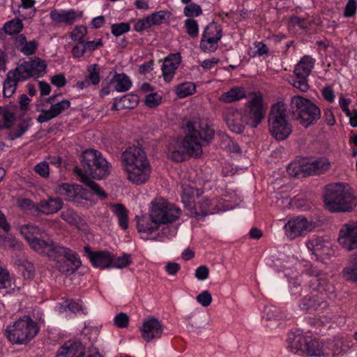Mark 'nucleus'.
<instances>
[{"label":"nucleus","instance_id":"39448f33","mask_svg":"<svg viewBox=\"0 0 357 357\" xmlns=\"http://www.w3.org/2000/svg\"><path fill=\"white\" fill-rule=\"evenodd\" d=\"M288 348L299 356H329L327 347L321 341L301 333H290L287 337Z\"/></svg>","mask_w":357,"mask_h":357},{"label":"nucleus","instance_id":"aec40b11","mask_svg":"<svg viewBox=\"0 0 357 357\" xmlns=\"http://www.w3.org/2000/svg\"><path fill=\"white\" fill-rule=\"evenodd\" d=\"M213 205V203L211 200L206 197H202L197 204H193L189 208L188 215L197 220H203L206 215L216 212V210L212 207Z\"/></svg>","mask_w":357,"mask_h":357},{"label":"nucleus","instance_id":"412c9836","mask_svg":"<svg viewBox=\"0 0 357 357\" xmlns=\"http://www.w3.org/2000/svg\"><path fill=\"white\" fill-rule=\"evenodd\" d=\"M223 118L230 130L236 133H241L244 130L243 116L238 109L229 107L223 112Z\"/></svg>","mask_w":357,"mask_h":357},{"label":"nucleus","instance_id":"f03ea898","mask_svg":"<svg viewBox=\"0 0 357 357\" xmlns=\"http://www.w3.org/2000/svg\"><path fill=\"white\" fill-rule=\"evenodd\" d=\"M324 202L331 212H350L357 205V197L347 183H333L326 186Z\"/></svg>","mask_w":357,"mask_h":357},{"label":"nucleus","instance_id":"393cba45","mask_svg":"<svg viewBox=\"0 0 357 357\" xmlns=\"http://www.w3.org/2000/svg\"><path fill=\"white\" fill-rule=\"evenodd\" d=\"M84 250L92 264L97 268H110L112 255L108 251L92 252L89 247H84Z\"/></svg>","mask_w":357,"mask_h":357},{"label":"nucleus","instance_id":"a211bd4d","mask_svg":"<svg viewBox=\"0 0 357 357\" xmlns=\"http://www.w3.org/2000/svg\"><path fill=\"white\" fill-rule=\"evenodd\" d=\"M55 191L69 202H75L79 199H86V190L78 184L61 183L56 186Z\"/></svg>","mask_w":357,"mask_h":357},{"label":"nucleus","instance_id":"5fc2aeb1","mask_svg":"<svg viewBox=\"0 0 357 357\" xmlns=\"http://www.w3.org/2000/svg\"><path fill=\"white\" fill-rule=\"evenodd\" d=\"M144 151L142 147L139 146V144L137 142V145L133 144L132 146H128L123 152V156H142L144 154Z\"/></svg>","mask_w":357,"mask_h":357},{"label":"nucleus","instance_id":"f8f14e48","mask_svg":"<svg viewBox=\"0 0 357 357\" xmlns=\"http://www.w3.org/2000/svg\"><path fill=\"white\" fill-rule=\"evenodd\" d=\"M20 232L26 240L30 247L38 253L45 254L54 243L51 240L45 241L40 238L43 230L33 225H22L20 227Z\"/></svg>","mask_w":357,"mask_h":357},{"label":"nucleus","instance_id":"a878e982","mask_svg":"<svg viewBox=\"0 0 357 357\" xmlns=\"http://www.w3.org/2000/svg\"><path fill=\"white\" fill-rule=\"evenodd\" d=\"M165 18V12L160 10L153 13L148 17L138 20L134 26V29L137 31H142L150 28L154 25L162 24Z\"/></svg>","mask_w":357,"mask_h":357},{"label":"nucleus","instance_id":"4c0bfd02","mask_svg":"<svg viewBox=\"0 0 357 357\" xmlns=\"http://www.w3.org/2000/svg\"><path fill=\"white\" fill-rule=\"evenodd\" d=\"M111 83L114 84V89L118 92L128 91L132 85V82L128 76L124 73L116 74Z\"/></svg>","mask_w":357,"mask_h":357},{"label":"nucleus","instance_id":"69168bd1","mask_svg":"<svg viewBox=\"0 0 357 357\" xmlns=\"http://www.w3.org/2000/svg\"><path fill=\"white\" fill-rule=\"evenodd\" d=\"M64 307H68L73 313H76L84 310L82 303L79 300L73 301L70 303L66 304Z\"/></svg>","mask_w":357,"mask_h":357},{"label":"nucleus","instance_id":"72a5a7b5","mask_svg":"<svg viewBox=\"0 0 357 357\" xmlns=\"http://www.w3.org/2000/svg\"><path fill=\"white\" fill-rule=\"evenodd\" d=\"M314 63V60L310 56H304L295 67L294 72L296 77H308Z\"/></svg>","mask_w":357,"mask_h":357},{"label":"nucleus","instance_id":"0e129e2a","mask_svg":"<svg viewBox=\"0 0 357 357\" xmlns=\"http://www.w3.org/2000/svg\"><path fill=\"white\" fill-rule=\"evenodd\" d=\"M35 171L43 177H47L50 174L49 165L46 162H41L35 166Z\"/></svg>","mask_w":357,"mask_h":357},{"label":"nucleus","instance_id":"b1692460","mask_svg":"<svg viewBox=\"0 0 357 357\" xmlns=\"http://www.w3.org/2000/svg\"><path fill=\"white\" fill-rule=\"evenodd\" d=\"M24 81L21 78L20 74L16 71V68L9 70L3 82V98L11 97L17 90L20 82Z\"/></svg>","mask_w":357,"mask_h":357},{"label":"nucleus","instance_id":"4d7b16f0","mask_svg":"<svg viewBox=\"0 0 357 357\" xmlns=\"http://www.w3.org/2000/svg\"><path fill=\"white\" fill-rule=\"evenodd\" d=\"M197 301L203 307H208L212 303V296L208 290L202 291L196 297Z\"/></svg>","mask_w":357,"mask_h":357},{"label":"nucleus","instance_id":"c756f323","mask_svg":"<svg viewBox=\"0 0 357 357\" xmlns=\"http://www.w3.org/2000/svg\"><path fill=\"white\" fill-rule=\"evenodd\" d=\"M329 242L322 237L313 236L306 242V246L309 250L314 255L317 259L324 253H327L329 248Z\"/></svg>","mask_w":357,"mask_h":357},{"label":"nucleus","instance_id":"37998d69","mask_svg":"<svg viewBox=\"0 0 357 357\" xmlns=\"http://www.w3.org/2000/svg\"><path fill=\"white\" fill-rule=\"evenodd\" d=\"M60 217L70 225H77L81 221L79 215L71 208L63 211L60 214Z\"/></svg>","mask_w":357,"mask_h":357},{"label":"nucleus","instance_id":"4be33fe9","mask_svg":"<svg viewBox=\"0 0 357 357\" xmlns=\"http://www.w3.org/2000/svg\"><path fill=\"white\" fill-rule=\"evenodd\" d=\"M63 202L59 197H48L36 205V211L46 215H53L63 208Z\"/></svg>","mask_w":357,"mask_h":357},{"label":"nucleus","instance_id":"e2e57ef3","mask_svg":"<svg viewBox=\"0 0 357 357\" xmlns=\"http://www.w3.org/2000/svg\"><path fill=\"white\" fill-rule=\"evenodd\" d=\"M121 102H123V107L132 108L137 105L138 98L134 95H126L121 98Z\"/></svg>","mask_w":357,"mask_h":357},{"label":"nucleus","instance_id":"7c9ffc66","mask_svg":"<svg viewBox=\"0 0 357 357\" xmlns=\"http://www.w3.org/2000/svg\"><path fill=\"white\" fill-rule=\"evenodd\" d=\"M307 159L298 158L289 163L287 167L288 174L293 177H305L309 176L307 170Z\"/></svg>","mask_w":357,"mask_h":357},{"label":"nucleus","instance_id":"0eeeda50","mask_svg":"<svg viewBox=\"0 0 357 357\" xmlns=\"http://www.w3.org/2000/svg\"><path fill=\"white\" fill-rule=\"evenodd\" d=\"M38 330L36 323L30 317L24 316L8 325L4 334L10 342L25 344L36 335Z\"/></svg>","mask_w":357,"mask_h":357},{"label":"nucleus","instance_id":"f257e3e1","mask_svg":"<svg viewBox=\"0 0 357 357\" xmlns=\"http://www.w3.org/2000/svg\"><path fill=\"white\" fill-rule=\"evenodd\" d=\"M305 272L311 277L309 287L314 292L302 299L299 307L310 313L321 311L328 306L326 298L333 299L335 297V287L329 276L316 266H310L305 269Z\"/></svg>","mask_w":357,"mask_h":357},{"label":"nucleus","instance_id":"774afa93","mask_svg":"<svg viewBox=\"0 0 357 357\" xmlns=\"http://www.w3.org/2000/svg\"><path fill=\"white\" fill-rule=\"evenodd\" d=\"M209 271L206 266H201L195 271V277L199 280H206L208 277Z\"/></svg>","mask_w":357,"mask_h":357},{"label":"nucleus","instance_id":"f3484780","mask_svg":"<svg viewBox=\"0 0 357 357\" xmlns=\"http://www.w3.org/2000/svg\"><path fill=\"white\" fill-rule=\"evenodd\" d=\"M56 96L49 97L47 100L51 104L50 109H43L38 116L37 121L39 123L47 122L61 114L70 107V102L68 100H62L54 103Z\"/></svg>","mask_w":357,"mask_h":357},{"label":"nucleus","instance_id":"3c124183","mask_svg":"<svg viewBox=\"0 0 357 357\" xmlns=\"http://www.w3.org/2000/svg\"><path fill=\"white\" fill-rule=\"evenodd\" d=\"M222 146L223 149L229 151L231 153L234 154H241L242 151L240 149L238 144L234 142L229 137H226L223 142H222Z\"/></svg>","mask_w":357,"mask_h":357},{"label":"nucleus","instance_id":"58836bf2","mask_svg":"<svg viewBox=\"0 0 357 357\" xmlns=\"http://www.w3.org/2000/svg\"><path fill=\"white\" fill-rule=\"evenodd\" d=\"M344 274L347 280L357 282V255L350 257L349 264L344 269Z\"/></svg>","mask_w":357,"mask_h":357},{"label":"nucleus","instance_id":"8fccbe9b","mask_svg":"<svg viewBox=\"0 0 357 357\" xmlns=\"http://www.w3.org/2000/svg\"><path fill=\"white\" fill-rule=\"evenodd\" d=\"M183 13L187 17H194L200 15L202 13V10L200 6L195 3H190L184 8Z\"/></svg>","mask_w":357,"mask_h":357},{"label":"nucleus","instance_id":"a18cd8bd","mask_svg":"<svg viewBox=\"0 0 357 357\" xmlns=\"http://www.w3.org/2000/svg\"><path fill=\"white\" fill-rule=\"evenodd\" d=\"M218 40L202 35L200 40V48L204 52H214L218 47Z\"/></svg>","mask_w":357,"mask_h":357},{"label":"nucleus","instance_id":"09e8293b","mask_svg":"<svg viewBox=\"0 0 357 357\" xmlns=\"http://www.w3.org/2000/svg\"><path fill=\"white\" fill-rule=\"evenodd\" d=\"M131 261L128 255H123L121 257H114L112 256L111 268H123L128 266Z\"/></svg>","mask_w":357,"mask_h":357},{"label":"nucleus","instance_id":"dca6fc26","mask_svg":"<svg viewBox=\"0 0 357 357\" xmlns=\"http://www.w3.org/2000/svg\"><path fill=\"white\" fill-rule=\"evenodd\" d=\"M46 67L47 65L43 60L35 58L33 60L23 62L15 68L16 71L20 74L21 78L26 80L31 77L37 78L43 76L45 73Z\"/></svg>","mask_w":357,"mask_h":357},{"label":"nucleus","instance_id":"bf43d9fd","mask_svg":"<svg viewBox=\"0 0 357 357\" xmlns=\"http://www.w3.org/2000/svg\"><path fill=\"white\" fill-rule=\"evenodd\" d=\"M11 286L8 272L0 266V289H6Z\"/></svg>","mask_w":357,"mask_h":357},{"label":"nucleus","instance_id":"5701e85b","mask_svg":"<svg viewBox=\"0 0 357 357\" xmlns=\"http://www.w3.org/2000/svg\"><path fill=\"white\" fill-rule=\"evenodd\" d=\"M85 347L79 342L69 340L59 349L56 357H83Z\"/></svg>","mask_w":357,"mask_h":357},{"label":"nucleus","instance_id":"ea45409f","mask_svg":"<svg viewBox=\"0 0 357 357\" xmlns=\"http://www.w3.org/2000/svg\"><path fill=\"white\" fill-rule=\"evenodd\" d=\"M203 36L220 41L222 36V28L218 23L215 22H211L205 28Z\"/></svg>","mask_w":357,"mask_h":357},{"label":"nucleus","instance_id":"c03bdc74","mask_svg":"<svg viewBox=\"0 0 357 357\" xmlns=\"http://www.w3.org/2000/svg\"><path fill=\"white\" fill-rule=\"evenodd\" d=\"M23 29V24L19 19H15L7 22L3 26V30L8 35L20 33Z\"/></svg>","mask_w":357,"mask_h":357},{"label":"nucleus","instance_id":"a19ab883","mask_svg":"<svg viewBox=\"0 0 357 357\" xmlns=\"http://www.w3.org/2000/svg\"><path fill=\"white\" fill-rule=\"evenodd\" d=\"M196 86L192 82H184L178 84L176 88V93L178 98H183L193 94Z\"/></svg>","mask_w":357,"mask_h":357},{"label":"nucleus","instance_id":"864d4df0","mask_svg":"<svg viewBox=\"0 0 357 357\" xmlns=\"http://www.w3.org/2000/svg\"><path fill=\"white\" fill-rule=\"evenodd\" d=\"M130 27L129 24L121 22L119 24H114L111 26V31L115 36H119L129 31Z\"/></svg>","mask_w":357,"mask_h":357},{"label":"nucleus","instance_id":"ddd939ff","mask_svg":"<svg viewBox=\"0 0 357 357\" xmlns=\"http://www.w3.org/2000/svg\"><path fill=\"white\" fill-rule=\"evenodd\" d=\"M315 227L316 225L312 220L299 215L289 220L284 225V229L287 238L294 240L310 232Z\"/></svg>","mask_w":357,"mask_h":357},{"label":"nucleus","instance_id":"c85d7f7f","mask_svg":"<svg viewBox=\"0 0 357 357\" xmlns=\"http://www.w3.org/2000/svg\"><path fill=\"white\" fill-rule=\"evenodd\" d=\"M74 172L78 177L80 182L88 186L94 194L98 196L100 199H105L107 197V195L102 190V188L93 181L90 177L83 173V171L78 167H74Z\"/></svg>","mask_w":357,"mask_h":357},{"label":"nucleus","instance_id":"9b49d317","mask_svg":"<svg viewBox=\"0 0 357 357\" xmlns=\"http://www.w3.org/2000/svg\"><path fill=\"white\" fill-rule=\"evenodd\" d=\"M267 106L260 95L254 94L246 103L243 113L244 123L252 128H257L263 121L266 113Z\"/></svg>","mask_w":357,"mask_h":357},{"label":"nucleus","instance_id":"de8ad7c7","mask_svg":"<svg viewBox=\"0 0 357 357\" xmlns=\"http://www.w3.org/2000/svg\"><path fill=\"white\" fill-rule=\"evenodd\" d=\"M186 33L192 38H197L199 34V25L197 20L188 18L184 22Z\"/></svg>","mask_w":357,"mask_h":357},{"label":"nucleus","instance_id":"473e14b6","mask_svg":"<svg viewBox=\"0 0 357 357\" xmlns=\"http://www.w3.org/2000/svg\"><path fill=\"white\" fill-rule=\"evenodd\" d=\"M112 212L116 216L118 223L123 230L128 227V211L126 207L120 203H112L109 205Z\"/></svg>","mask_w":357,"mask_h":357},{"label":"nucleus","instance_id":"f704fd0d","mask_svg":"<svg viewBox=\"0 0 357 357\" xmlns=\"http://www.w3.org/2000/svg\"><path fill=\"white\" fill-rule=\"evenodd\" d=\"M245 96L246 93L244 88L235 86L230 89L228 91L223 93L219 99L223 102L230 103L241 100L245 98Z\"/></svg>","mask_w":357,"mask_h":357},{"label":"nucleus","instance_id":"603ef678","mask_svg":"<svg viewBox=\"0 0 357 357\" xmlns=\"http://www.w3.org/2000/svg\"><path fill=\"white\" fill-rule=\"evenodd\" d=\"M88 70H89V74L86 78L89 79V83H91L94 85L98 84L100 82L98 65L93 64V65L91 66L89 68Z\"/></svg>","mask_w":357,"mask_h":357},{"label":"nucleus","instance_id":"6e6d98bb","mask_svg":"<svg viewBox=\"0 0 357 357\" xmlns=\"http://www.w3.org/2000/svg\"><path fill=\"white\" fill-rule=\"evenodd\" d=\"M291 84L294 87L303 92L307 91L310 88L307 77H296L295 79L292 80Z\"/></svg>","mask_w":357,"mask_h":357},{"label":"nucleus","instance_id":"9d476101","mask_svg":"<svg viewBox=\"0 0 357 357\" xmlns=\"http://www.w3.org/2000/svg\"><path fill=\"white\" fill-rule=\"evenodd\" d=\"M45 255L56 261V267L62 273H72L81 266V261L73 250L52 244Z\"/></svg>","mask_w":357,"mask_h":357},{"label":"nucleus","instance_id":"20e7f679","mask_svg":"<svg viewBox=\"0 0 357 357\" xmlns=\"http://www.w3.org/2000/svg\"><path fill=\"white\" fill-rule=\"evenodd\" d=\"M181 215V210L164 199H156L151 202L150 218L153 226L145 225L143 220L137 223L139 232H151L158 229V225H166L177 220Z\"/></svg>","mask_w":357,"mask_h":357},{"label":"nucleus","instance_id":"052dcab7","mask_svg":"<svg viewBox=\"0 0 357 357\" xmlns=\"http://www.w3.org/2000/svg\"><path fill=\"white\" fill-rule=\"evenodd\" d=\"M129 321V317L126 314L121 312L115 316L114 324L119 328L127 327Z\"/></svg>","mask_w":357,"mask_h":357},{"label":"nucleus","instance_id":"4468645a","mask_svg":"<svg viewBox=\"0 0 357 357\" xmlns=\"http://www.w3.org/2000/svg\"><path fill=\"white\" fill-rule=\"evenodd\" d=\"M82 165L83 173L96 179H102L110 173V166L105 158H83Z\"/></svg>","mask_w":357,"mask_h":357},{"label":"nucleus","instance_id":"680f3d73","mask_svg":"<svg viewBox=\"0 0 357 357\" xmlns=\"http://www.w3.org/2000/svg\"><path fill=\"white\" fill-rule=\"evenodd\" d=\"M87 33V29L84 26H77L73 31L71 33V38L74 40L81 42L84 37Z\"/></svg>","mask_w":357,"mask_h":357},{"label":"nucleus","instance_id":"c9c22d12","mask_svg":"<svg viewBox=\"0 0 357 357\" xmlns=\"http://www.w3.org/2000/svg\"><path fill=\"white\" fill-rule=\"evenodd\" d=\"M51 19L58 23L72 24L76 19V14L73 10H58L51 11Z\"/></svg>","mask_w":357,"mask_h":357},{"label":"nucleus","instance_id":"7ed1b4c3","mask_svg":"<svg viewBox=\"0 0 357 357\" xmlns=\"http://www.w3.org/2000/svg\"><path fill=\"white\" fill-rule=\"evenodd\" d=\"M188 135L183 142V153L190 156L203 153L202 146L208 144L215 136L214 129L204 120H194L187 123Z\"/></svg>","mask_w":357,"mask_h":357},{"label":"nucleus","instance_id":"423d86ee","mask_svg":"<svg viewBox=\"0 0 357 357\" xmlns=\"http://www.w3.org/2000/svg\"><path fill=\"white\" fill-rule=\"evenodd\" d=\"M287 107L283 102L272 105L268 116V126L273 137L278 141L287 139L292 132L291 125L288 122Z\"/></svg>","mask_w":357,"mask_h":357},{"label":"nucleus","instance_id":"e433bc0d","mask_svg":"<svg viewBox=\"0 0 357 357\" xmlns=\"http://www.w3.org/2000/svg\"><path fill=\"white\" fill-rule=\"evenodd\" d=\"M183 192L181 194L182 202L184 208L188 211L194 204L195 195H198V189L190 186L189 184L183 183L182 185Z\"/></svg>","mask_w":357,"mask_h":357},{"label":"nucleus","instance_id":"79ce46f5","mask_svg":"<svg viewBox=\"0 0 357 357\" xmlns=\"http://www.w3.org/2000/svg\"><path fill=\"white\" fill-rule=\"evenodd\" d=\"M349 347V343L343 338L337 339L331 344L328 350H331L330 355L335 356L340 353L346 352Z\"/></svg>","mask_w":357,"mask_h":357},{"label":"nucleus","instance_id":"6e6552de","mask_svg":"<svg viewBox=\"0 0 357 357\" xmlns=\"http://www.w3.org/2000/svg\"><path fill=\"white\" fill-rule=\"evenodd\" d=\"M290 107L294 119L305 128L315 123L321 117V110L319 107L303 96H293Z\"/></svg>","mask_w":357,"mask_h":357},{"label":"nucleus","instance_id":"6ab92c4d","mask_svg":"<svg viewBox=\"0 0 357 357\" xmlns=\"http://www.w3.org/2000/svg\"><path fill=\"white\" fill-rule=\"evenodd\" d=\"M140 331L143 339L149 342L161 337L163 326L157 319L151 318L144 322Z\"/></svg>","mask_w":357,"mask_h":357},{"label":"nucleus","instance_id":"49530a36","mask_svg":"<svg viewBox=\"0 0 357 357\" xmlns=\"http://www.w3.org/2000/svg\"><path fill=\"white\" fill-rule=\"evenodd\" d=\"M0 245L6 248L20 250L22 248V243L16 238L7 236L2 237L0 235Z\"/></svg>","mask_w":357,"mask_h":357},{"label":"nucleus","instance_id":"bb28decb","mask_svg":"<svg viewBox=\"0 0 357 357\" xmlns=\"http://www.w3.org/2000/svg\"><path fill=\"white\" fill-rule=\"evenodd\" d=\"M180 63L181 56L178 53L171 54L164 60L162 70L166 82H170L172 79Z\"/></svg>","mask_w":357,"mask_h":357},{"label":"nucleus","instance_id":"cd10ccee","mask_svg":"<svg viewBox=\"0 0 357 357\" xmlns=\"http://www.w3.org/2000/svg\"><path fill=\"white\" fill-rule=\"evenodd\" d=\"M307 159V170L310 175L320 174L328 171L331 167V162L328 158H303Z\"/></svg>","mask_w":357,"mask_h":357},{"label":"nucleus","instance_id":"2eb2a0df","mask_svg":"<svg viewBox=\"0 0 357 357\" xmlns=\"http://www.w3.org/2000/svg\"><path fill=\"white\" fill-rule=\"evenodd\" d=\"M338 242L347 250L357 248V221H349L342 225L339 231Z\"/></svg>","mask_w":357,"mask_h":357},{"label":"nucleus","instance_id":"2f4dec72","mask_svg":"<svg viewBox=\"0 0 357 357\" xmlns=\"http://www.w3.org/2000/svg\"><path fill=\"white\" fill-rule=\"evenodd\" d=\"M15 45L22 54L30 56L36 52L38 43L35 40L28 42L26 36L24 34H20L15 38Z\"/></svg>","mask_w":357,"mask_h":357},{"label":"nucleus","instance_id":"13d9d810","mask_svg":"<svg viewBox=\"0 0 357 357\" xmlns=\"http://www.w3.org/2000/svg\"><path fill=\"white\" fill-rule=\"evenodd\" d=\"M162 97L157 93H151L146 96L145 103L149 107H154L161 102Z\"/></svg>","mask_w":357,"mask_h":357},{"label":"nucleus","instance_id":"338daca9","mask_svg":"<svg viewBox=\"0 0 357 357\" xmlns=\"http://www.w3.org/2000/svg\"><path fill=\"white\" fill-rule=\"evenodd\" d=\"M66 82V79L63 74L55 75L51 78V83L59 88L64 86Z\"/></svg>","mask_w":357,"mask_h":357},{"label":"nucleus","instance_id":"1a4fd4ad","mask_svg":"<svg viewBox=\"0 0 357 357\" xmlns=\"http://www.w3.org/2000/svg\"><path fill=\"white\" fill-rule=\"evenodd\" d=\"M121 163L127 179L132 183L141 185L149 180L151 167L147 158H123Z\"/></svg>","mask_w":357,"mask_h":357}]
</instances>
